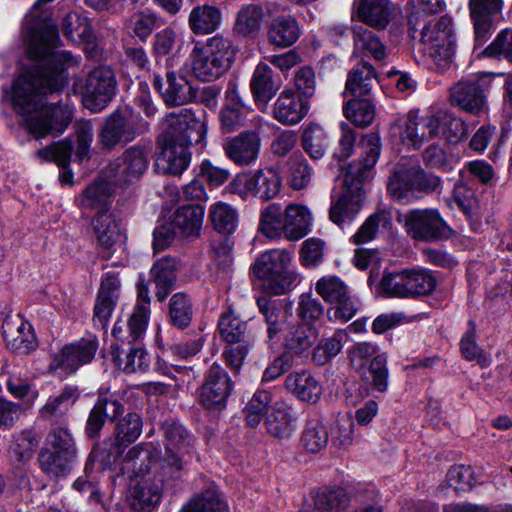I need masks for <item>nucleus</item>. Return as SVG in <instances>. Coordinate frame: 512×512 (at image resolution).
Here are the masks:
<instances>
[{
	"label": "nucleus",
	"mask_w": 512,
	"mask_h": 512,
	"mask_svg": "<svg viewBox=\"0 0 512 512\" xmlns=\"http://www.w3.org/2000/svg\"><path fill=\"white\" fill-rule=\"evenodd\" d=\"M58 31L48 28L28 46V56L38 63L19 75L12 85V104L25 116V126L35 137L62 134L73 119L69 104L45 106L43 98L62 90L68 83L66 70L77 66L79 59L68 51H55Z\"/></svg>",
	"instance_id": "f257e3e1"
},
{
	"label": "nucleus",
	"mask_w": 512,
	"mask_h": 512,
	"mask_svg": "<svg viewBox=\"0 0 512 512\" xmlns=\"http://www.w3.org/2000/svg\"><path fill=\"white\" fill-rule=\"evenodd\" d=\"M360 146L363 150L361 158L349 165L342 192L332 196L329 218L338 226L352 222L362 207L363 181L368 178L380 155V137L370 133L362 138Z\"/></svg>",
	"instance_id": "f03ea898"
},
{
	"label": "nucleus",
	"mask_w": 512,
	"mask_h": 512,
	"mask_svg": "<svg viewBox=\"0 0 512 512\" xmlns=\"http://www.w3.org/2000/svg\"><path fill=\"white\" fill-rule=\"evenodd\" d=\"M436 285L437 279L431 271L420 267L405 268L384 271L377 292L388 298L413 299L430 295Z\"/></svg>",
	"instance_id": "7ed1b4c3"
},
{
	"label": "nucleus",
	"mask_w": 512,
	"mask_h": 512,
	"mask_svg": "<svg viewBox=\"0 0 512 512\" xmlns=\"http://www.w3.org/2000/svg\"><path fill=\"white\" fill-rule=\"evenodd\" d=\"M292 255L285 249H272L261 254L253 265L254 274L264 281V287L274 295L293 289L297 273L291 269Z\"/></svg>",
	"instance_id": "20e7f679"
},
{
	"label": "nucleus",
	"mask_w": 512,
	"mask_h": 512,
	"mask_svg": "<svg viewBox=\"0 0 512 512\" xmlns=\"http://www.w3.org/2000/svg\"><path fill=\"white\" fill-rule=\"evenodd\" d=\"M116 340L111 346L112 360L123 372L130 374L145 372L149 367V356L139 341L145 333L135 336L130 327L117 321L112 330Z\"/></svg>",
	"instance_id": "39448f33"
},
{
	"label": "nucleus",
	"mask_w": 512,
	"mask_h": 512,
	"mask_svg": "<svg viewBox=\"0 0 512 512\" xmlns=\"http://www.w3.org/2000/svg\"><path fill=\"white\" fill-rule=\"evenodd\" d=\"M164 136L170 142L176 141L186 145L201 144L207 133V115L202 112L196 115L192 109L183 108L171 112L164 119Z\"/></svg>",
	"instance_id": "423d86ee"
},
{
	"label": "nucleus",
	"mask_w": 512,
	"mask_h": 512,
	"mask_svg": "<svg viewBox=\"0 0 512 512\" xmlns=\"http://www.w3.org/2000/svg\"><path fill=\"white\" fill-rule=\"evenodd\" d=\"M151 146L137 144L126 149L106 168L108 180L117 185H126L139 180L148 169Z\"/></svg>",
	"instance_id": "0eeeda50"
},
{
	"label": "nucleus",
	"mask_w": 512,
	"mask_h": 512,
	"mask_svg": "<svg viewBox=\"0 0 512 512\" xmlns=\"http://www.w3.org/2000/svg\"><path fill=\"white\" fill-rule=\"evenodd\" d=\"M146 128L147 123L138 124L129 109H117L105 118L99 131V144L110 151L117 145L132 142Z\"/></svg>",
	"instance_id": "6e6552de"
},
{
	"label": "nucleus",
	"mask_w": 512,
	"mask_h": 512,
	"mask_svg": "<svg viewBox=\"0 0 512 512\" xmlns=\"http://www.w3.org/2000/svg\"><path fill=\"white\" fill-rule=\"evenodd\" d=\"M265 121L260 115H253L249 119V128L238 135L229 137L223 142L226 156L240 166L251 165L256 162L260 153V133Z\"/></svg>",
	"instance_id": "1a4fd4ad"
},
{
	"label": "nucleus",
	"mask_w": 512,
	"mask_h": 512,
	"mask_svg": "<svg viewBox=\"0 0 512 512\" xmlns=\"http://www.w3.org/2000/svg\"><path fill=\"white\" fill-rule=\"evenodd\" d=\"M315 291L324 301L334 305L328 312L330 319L347 322L359 309L358 302L351 296L348 286L337 276L320 278L315 284Z\"/></svg>",
	"instance_id": "9d476101"
},
{
	"label": "nucleus",
	"mask_w": 512,
	"mask_h": 512,
	"mask_svg": "<svg viewBox=\"0 0 512 512\" xmlns=\"http://www.w3.org/2000/svg\"><path fill=\"white\" fill-rule=\"evenodd\" d=\"M282 179L279 172L272 167L257 170L252 175L238 174L229 184L230 191L246 197L253 194L262 200H269L278 195Z\"/></svg>",
	"instance_id": "9b49d317"
},
{
	"label": "nucleus",
	"mask_w": 512,
	"mask_h": 512,
	"mask_svg": "<svg viewBox=\"0 0 512 512\" xmlns=\"http://www.w3.org/2000/svg\"><path fill=\"white\" fill-rule=\"evenodd\" d=\"M406 232L415 240L431 242L448 237L451 229L433 208L413 209L404 217Z\"/></svg>",
	"instance_id": "f8f14e48"
},
{
	"label": "nucleus",
	"mask_w": 512,
	"mask_h": 512,
	"mask_svg": "<svg viewBox=\"0 0 512 512\" xmlns=\"http://www.w3.org/2000/svg\"><path fill=\"white\" fill-rule=\"evenodd\" d=\"M116 78L107 66L93 69L87 76L83 91V103L93 112L104 109L113 99L116 91Z\"/></svg>",
	"instance_id": "ddd939ff"
},
{
	"label": "nucleus",
	"mask_w": 512,
	"mask_h": 512,
	"mask_svg": "<svg viewBox=\"0 0 512 512\" xmlns=\"http://www.w3.org/2000/svg\"><path fill=\"white\" fill-rule=\"evenodd\" d=\"M233 388L226 370L214 363L205 373L199 389V403L208 410H222Z\"/></svg>",
	"instance_id": "4468645a"
},
{
	"label": "nucleus",
	"mask_w": 512,
	"mask_h": 512,
	"mask_svg": "<svg viewBox=\"0 0 512 512\" xmlns=\"http://www.w3.org/2000/svg\"><path fill=\"white\" fill-rule=\"evenodd\" d=\"M124 411V405L118 394L110 393L108 389H99L85 424L86 436L89 439L97 438L105 423L114 422Z\"/></svg>",
	"instance_id": "2eb2a0df"
},
{
	"label": "nucleus",
	"mask_w": 512,
	"mask_h": 512,
	"mask_svg": "<svg viewBox=\"0 0 512 512\" xmlns=\"http://www.w3.org/2000/svg\"><path fill=\"white\" fill-rule=\"evenodd\" d=\"M255 115L250 106L241 98L236 82H229L224 103L219 111L220 128L225 133L249 128V119Z\"/></svg>",
	"instance_id": "dca6fc26"
},
{
	"label": "nucleus",
	"mask_w": 512,
	"mask_h": 512,
	"mask_svg": "<svg viewBox=\"0 0 512 512\" xmlns=\"http://www.w3.org/2000/svg\"><path fill=\"white\" fill-rule=\"evenodd\" d=\"M97 349L98 341L95 337L82 338L74 343L67 344L53 356L50 369H61L66 373H73L80 366L90 363Z\"/></svg>",
	"instance_id": "f3484780"
},
{
	"label": "nucleus",
	"mask_w": 512,
	"mask_h": 512,
	"mask_svg": "<svg viewBox=\"0 0 512 512\" xmlns=\"http://www.w3.org/2000/svg\"><path fill=\"white\" fill-rule=\"evenodd\" d=\"M92 225L103 258H110L125 239L121 223L112 213L101 211L94 218Z\"/></svg>",
	"instance_id": "a211bd4d"
},
{
	"label": "nucleus",
	"mask_w": 512,
	"mask_h": 512,
	"mask_svg": "<svg viewBox=\"0 0 512 512\" xmlns=\"http://www.w3.org/2000/svg\"><path fill=\"white\" fill-rule=\"evenodd\" d=\"M450 102L468 113L479 115L487 109L480 81L462 79L450 88Z\"/></svg>",
	"instance_id": "6ab92c4d"
},
{
	"label": "nucleus",
	"mask_w": 512,
	"mask_h": 512,
	"mask_svg": "<svg viewBox=\"0 0 512 512\" xmlns=\"http://www.w3.org/2000/svg\"><path fill=\"white\" fill-rule=\"evenodd\" d=\"M309 103L292 89L283 90L273 104L272 115L279 123L298 124L308 113Z\"/></svg>",
	"instance_id": "aec40b11"
},
{
	"label": "nucleus",
	"mask_w": 512,
	"mask_h": 512,
	"mask_svg": "<svg viewBox=\"0 0 512 512\" xmlns=\"http://www.w3.org/2000/svg\"><path fill=\"white\" fill-rule=\"evenodd\" d=\"M188 459L176 454H167L151 463V472L147 475L162 489H172L180 481Z\"/></svg>",
	"instance_id": "412c9836"
},
{
	"label": "nucleus",
	"mask_w": 512,
	"mask_h": 512,
	"mask_svg": "<svg viewBox=\"0 0 512 512\" xmlns=\"http://www.w3.org/2000/svg\"><path fill=\"white\" fill-rule=\"evenodd\" d=\"M189 146L176 141L170 142L167 136L162 135L161 151L156 161L157 168L166 174H182L190 163Z\"/></svg>",
	"instance_id": "4be33fe9"
},
{
	"label": "nucleus",
	"mask_w": 512,
	"mask_h": 512,
	"mask_svg": "<svg viewBox=\"0 0 512 512\" xmlns=\"http://www.w3.org/2000/svg\"><path fill=\"white\" fill-rule=\"evenodd\" d=\"M162 492L155 481L145 475L131 483L127 500L133 511L151 512L159 504Z\"/></svg>",
	"instance_id": "5701e85b"
},
{
	"label": "nucleus",
	"mask_w": 512,
	"mask_h": 512,
	"mask_svg": "<svg viewBox=\"0 0 512 512\" xmlns=\"http://www.w3.org/2000/svg\"><path fill=\"white\" fill-rule=\"evenodd\" d=\"M2 330L6 345L17 353L27 354L37 346L31 325L20 318L6 317Z\"/></svg>",
	"instance_id": "b1692460"
},
{
	"label": "nucleus",
	"mask_w": 512,
	"mask_h": 512,
	"mask_svg": "<svg viewBox=\"0 0 512 512\" xmlns=\"http://www.w3.org/2000/svg\"><path fill=\"white\" fill-rule=\"evenodd\" d=\"M160 77L154 79V87L161 93L164 102L169 106H180L191 102L196 92L188 80L182 75L174 72L166 74V87Z\"/></svg>",
	"instance_id": "393cba45"
},
{
	"label": "nucleus",
	"mask_w": 512,
	"mask_h": 512,
	"mask_svg": "<svg viewBox=\"0 0 512 512\" xmlns=\"http://www.w3.org/2000/svg\"><path fill=\"white\" fill-rule=\"evenodd\" d=\"M353 52L352 56L371 57L382 62L388 55L386 45L372 30L363 25H356L352 29Z\"/></svg>",
	"instance_id": "a878e982"
},
{
	"label": "nucleus",
	"mask_w": 512,
	"mask_h": 512,
	"mask_svg": "<svg viewBox=\"0 0 512 512\" xmlns=\"http://www.w3.org/2000/svg\"><path fill=\"white\" fill-rule=\"evenodd\" d=\"M265 426L271 436L288 439L296 430V417L289 405L276 402L267 413Z\"/></svg>",
	"instance_id": "bb28decb"
},
{
	"label": "nucleus",
	"mask_w": 512,
	"mask_h": 512,
	"mask_svg": "<svg viewBox=\"0 0 512 512\" xmlns=\"http://www.w3.org/2000/svg\"><path fill=\"white\" fill-rule=\"evenodd\" d=\"M164 449L167 454H176L188 458L194 445L193 438L186 428L174 420H166L162 423Z\"/></svg>",
	"instance_id": "cd10ccee"
},
{
	"label": "nucleus",
	"mask_w": 512,
	"mask_h": 512,
	"mask_svg": "<svg viewBox=\"0 0 512 512\" xmlns=\"http://www.w3.org/2000/svg\"><path fill=\"white\" fill-rule=\"evenodd\" d=\"M377 83L374 66L362 60L348 73L345 89L354 97H368Z\"/></svg>",
	"instance_id": "c85d7f7f"
},
{
	"label": "nucleus",
	"mask_w": 512,
	"mask_h": 512,
	"mask_svg": "<svg viewBox=\"0 0 512 512\" xmlns=\"http://www.w3.org/2000/svg\"><path fill=\"white\" fill-rule=\"evenodd\" d=\"M316 328L298 323L293 325L285 336L284 353L294 355L295 361L307 356L310 348L317 339Z\"/></svg>",
	"instance_id": "c756f323"
},
{
	"label": "nucleus",
	"mask_w": 512,
	"mask_h": 512,
	"mask_svg": "<svg viewBox=\"0 0 512 512\" xmlns=\"http://www.w3.org/2000/svg\"><path fill=\"white\" fill-rule=\"evenodd\" d=\"M203 216L204 209L201 205H184L174 213L171 225L175 232L183 237H197L200 234Z\"/></svg>",
	"instance_id": "7c9ffc66"
},
{
	"label": "nucleus",
	"mask_w": 512,
	"mask_h": 512,
	"mask_svg": "<svg viewBox=\"0 0 512 512\" xmlns=\"http://www.w3.org/2000/svg\"><path fill=\"white\" fill-rule=\"evenodd\" d=\"M38 460L42 471L46 475L50 478L59 479L66 477L72 471L77 460V454L42 449Z\"/></svg>",
	"instance_id": "2f4dec72"
},
{
	"label": "nucleus",
	"mask_w": 512,
	"mask_h": 512,
	"mask_svg": "<svg viewBox=\"0 0 512 512\" xmlns=\"http://www.w3.org/2000/svg\"><path fill=\"white\" fill-rule=\"evenodd\" d=\"M300 36L297 20L289 15L277 16L268 26V39L278 47H288L294 44Z\"/></svg>",
	"instance_id": "473e14b6"
},
{
	"label": "nucleus",
	"mask_w": 512,
	"mask_h": 512,
	"mask_svg": "<svg viewBox=\"0 0 512 512\" xmlns=\"http://www.w3.org/2000/svg\"><path fill=\"white\" fill-rule=\"evenodd\" d=\"M387 190L396 200L411 202L416 199L413 166L395 168L388 179Z\"/></svg>",
	"instance_id": "72a5a7b5"
},
{
	"label": "nucleus",
	"mask_w": 512,
	"mask_h": 512,
	"mask_svg": "<svg viewBox=\"0 0 512 512\" xmlns=\"http://www.w3.org/2000/svg\"><path fill=\"white\" fill-rule=\"evenodd\" d=\"M312 499L316 512H344L350 504L347 491L339 486L320 488Z\"/></svg>",
	"instance_id": "f704fd0d"
},
{
	"label": "nucleus",
	"mask_w": 512,
	"mask_h": 512,
	"mask_svg": "<svg viewBox=\"0 0 512 512\" xmlns=\"http://www.w3.org/2000/svg\"><path fill=\"white\" fill-rule=\"evenodd\" d=\"M250 87L256 104L264 106L274 97L278 86L273 80L272 69L264 63H259L252 75Z\"/></svg>",
	"instance_id": "c9c22d12"
},
{
	"label": "nucleus",
	"mask_w": 512,
	"mask_h": 512,
	"mask_svg": "<svg viewBox=\"0 0 512 512\" xmlns=\"http://www.w3.org/2000/svg\"><path fill=\"white\" fill-rule=\"evenodd\" d=\"M285 236L292 241L306 236L311 225V214L307 207L289 204L284 211Z\"/></svg>",
	"instance_id": "e433bc0d"
},
{
	"label": "nucleus",
	"mask_w": 512,
	"mask_h": 512,
	"mask_svg": "<svg viewBox=\"0 0 512 512\" xmlns=\"http://www.w3.org/2000/svg\"><path fill=\"white\" fill-rule=\"evenodd\" d=\"M285 387L302 401L315 403L319 400L322 388L309 373H291L285 379Z\"/></svg>",
	"instance_id": "4c0bfd02"
},
{
	"label": "nucleus",
	"mask_w": 512,
	"mask_h": 512,
	"mask_svg": "<svg viewBox=\"0 0 512 512\" xmlns=\"http://www.w3.org/2000/svg\"><path fill=\"white\" fill-rule=\"evenodd\" d=\"M421 41L424 48L455 44L452 19L443 16L436 22L425 25L421 32Z\"/></svg>",
	"instance_id": "58836bf2"
},
{
	"label": "nucleus",
	"mask_w": 512,
	"mask_h": 512,
	"mask_svg": "<svg viewBox=\"0 0 512 512\" xmlns=\"http://www.w3.org/2000/svg\"><path fill=\"white\" fill-rule=\"evenodd\" d=\"M80 397L77 387L65 386L61 393L49 398L46 404L40 409V417L46 420H58L66 415L69 409Z\"/></svg>",
	"instance_id": "ea45409f"
},
{
	"label": "nucleus",
	"mask_w": 512,
	"mask_h": 512,
	"mask_svg": "<svg viewBox=\"0 0 512 512\" xmlns=\"http://www.w3.org/2000/svg\"><path fill=\"white\" fill-rule=\"evenodd\" d=\"M221 11L211 5L197 6L190 12L188 23L191 31L197 35L214 32L221 23Z\"/></svg>",
	"instance_id": "a19ab883"
},
{
	"label": "nucleus",
	"mask_w": 512,
	"mask_h": 512,
	"mask_svg": "<svg viewBox=\"0 0 512 512\" xmlns=\"http://www.w3.org/2000/svg\"><path fill=\"white\" fill-rule=\"evenodd\" d=\"M138 299L132 314L129 316L127 326L136 337L147 330L150 318V297L148 285L140 281L137 286Z\"/></svg>",
	"instance_id": "79ce46f5"
},
{
	"label": "nucleus",
	"mask_w": 512,
	"mask_h": 512,
	"mask_svg": "<svg viewBox=\"0 0 512 512\" xmlns=\"http://www.w3.org/2000/svg\"><path fill=\"white\" fill-rule=\"evenodd\" d=\"M181 512H228V505L215 488H208L195 495Z\"/></svg>",
	"instance_id": "37998d69"
},
{
	"label": "nucleus",
	"mask_w": 512,
	"mask_h": 512,
	"mask_svg": "<svg viewBox=\"0 0 512 512\" xmlns=\"http://www.w3.org/2000/svg\"><path fill=\"white\" fill-rule=\"evenodd\" d=\"M454 197L457 205L470 219L472 230L478 232L481 227L480 206L474 191L465 183L458 182L454 186Z\"/></svg>",
	"instance_id": "c03bdc74"
},
{
	"label": "nucleus",
	"mask_w": 512,
	"mask_h": 512,
	"mask_svg": "<svg viewBox=\"0 0 512 512\" xmlns=\"http://www.w3.org/2000/svg\"><path fill=\"white\" fill-rule=\"evenodd\" d=\"M359 18L376 28H385L390 19L388 0H362L358 8Z\"/></svg>",
	"instance_id": "a18cd8bd"
},
{
	"label": "nucleus",
	"mask_w": 512,
	"mask_h": 512,
	"mask_svg": "<svg viewBox=\"0 0 512 512\" xmlns=\"http://www.w3.org/2000/svg\"><path fill=\"white\" fill-rule=\"evenodd\" d=\"M257 306L268 325V337L269 339H273L283 330L287 320V312L283 310L277 301L267 297H259L257 299Z\"/></svg>",
	"instance_id": "49530a36"
},
{
	"label": "nucleus",
	"mask_w": 512,
	"mask_h": 512,
	"mask_svg": "<svg viewBox=\"0 0 512 512\" xmlns=\"http://www.w3.org/2000/svg\"><path fill=\"white\" fill-rule=\"evenodd\" d=\"M40 442V436L34 429H24L16 433L10 446V454L16 462L30 460Z\"/></svg>",
	"instance_id": "de8ad7c7"
},
{
	"label": "nucleus",
	"mask_w": 512,
	"mask_h": 512,
	"mask_svg": "<svg viewBox=\"0 0 512 512\" xmlns=\"http://www.w3.org/2000/svg\"><path fill=\"white\" fill-rule=\"evenodd\" d=\"M264 12L261 6L248 4L237 13L234 32L242 37L256 34L263 21Z\"/></svg>",
	"instance_id": "09e8293b"
},
{
	"label": "nucleus",
	"mask_w": 512,
	"mask_h": 512,
	"mask_svg": "<svg viewBox=\"0 0 512 512\" xmlns=\"http://www.w3.org/2000/svg\"><path fill=\"white\" fill-rule=\"evenodd\" d=\"M112 188L107 181H95L82 192L81 207L86 209H99L107 211L106 208L111 203Z\"/></svg>",
	"instance_id": "8fccbe9b"
},
{
	"label": "nucleus",
	"mask_w": 512,
	"mask_h": 512,
	"mask_svg": "<svg viewBox=\"0 0 512 512\" xmlns=\"http://www.w3.org/2000/svg\"><path fill=\"white\" fill-rule=\"evenodd\" d=\"M391 224L392 217L389 212L385 210L377 211L370 215L352 236V242L356 245L367 243L376 237L380 229H388Z\"/></svg>",
	"instance_id": "3c124183"
},
{
	"label": "nucleus",
	"mask_w": 512,
	"mask_h": 512,
	"mask_svg": "<svg viewBox=\"0 0 512 512\" xmlns=\"http://www.w3.org/2000/svg\"><path fill=\"white\" fill-rule=\"evenodd\" d=\"M191 57L193 74L202 81L215 80L228 70L206 55L198 46L193 48Z\"/></svg>",
	"instance_id": "603ef678"
},
{
	"label": "nucleus",
	"mask_w": 512,
	"mask_h": 512,
	"mask_svg": "<svg viewBox=\"0 0 512 512\" xmlns=\"http://www.w3.org/2000/svg\"><path fill=\"white\" fill-rule=\"evenodd\" d=\"M328 441V430L321 421L313 419L306 423L300 442L307 452L313 454L321 452L327 447Z\"/></svg>",
	"instance_id": "864d4df0"
},
{
	"label": "nucleus",
	"mask_w": 512,
	"mask_h": 512,
	"mask_svg": "<svg viewBox=\"0 0 512 512\" xmlns=\"http://www.w3.org/2000/svg\"><path fill=\"white\" fill-rule=\"evenodd\" d=\"M143 422L136 412H129L118 420L115 426V444L119 447L128 446L138 439L142 433Z\"/></svg>",
	"instance_id": "5fc2aeb1"
},
{
	"label": "nucleus",
	"mask_w": 512,
	"mask_h": 512,
	"mask_svg": "<svg viewBox=\"0 0 512 512\" xmlns=\"http://www.w3.org/2000/svg\"><path fill=\"white\" fill-rule=\"evenodd\" d=\"M347 119L360 127L370 125L375 117V106L368 97H354L343 108Z\"/></svg>",
	"instance_id": "6e6d98bb"
},
{
	"label": "nucleus",
	"mask_w": 512,
	"mask_h": 512,
	"mask_svg": "<svg viewBox=\"0 0 512 512\" xmlns=\"http://www.w3.org/2000/svg\"><path fill=\"white\" fill-rule=\"evenodd\" d=\"M209 217L214 229L225 235L233 233L238 225L237 210L225 202L213 204Z\"/></svg>",
	"instance_id": "4d7b16f0"
},
{
	"label": "nucleus",
	"mask_w": 512,
	"mask_h": 512,
	"mask_svg": "<svg viewBox=\"0 0 512 512\" xmlns=\"http://www.w3.org/2000/svg\"><path fill=\"white\" fill-rule=\"evenodd\" d=\"M151 276L157 287V300L162 302L169 294L176 280L174 264L168 259L156 262L151 268Z\"/></svg>",
	"instance_id": "13d9d810"
},
{
	"label": "nucleus",
	"mask_w": 512,
	"mask_h": 512,
	"mask_svg": "<svg viewBox=\"0 0 512 512\" xmlns=\"http://www.w3.org/2000/svg\"><path fill=\"white\" fill-rule=\"evenodd\" d=\"M218 330L224 341L230 344L241 343L246 335L247 324L229 310L221 315Z\"/></svg>",
	"instance_id": "bf43d9fd"
},
{
	"label": "nucleus",
	"mask_w": 512,
	"mask_h": 512,
	"mask_svg": "<svg viewBox=\"0 0 512 512\" xmlns=\"http://www.w3.org/2000/svg\"><path fill=\"white\" fill-rule=\"evenodd\" d=\"M288 181L295 190L308 186L312 178V168L301 154H294L287 160Z\"/></svg>",
	"instance_id": "052dcab7"
},
{
	"label": "nucleus",
	"mask_w": 512,
	"mask_h": 512,
	"mask_svg": "<svg viewBox=\"0 0 512 512\" xmlns=\"http://www.w3.org/2000/svg\"><path fill=\"white\" fill-rule=\"evenodd\" d=\"M199 48L226 69L229 68L235 55L231 41L221 35H215L209 38L206 44Z\"/></svg>",
	"instance_id": "680f3d73"
},
{
	"label": "nucleus",
	"mask_w": 512,
	"mask_h": 512,
	"mask_svg": "<svg viewBox=\"0 0 512 512\" xmlns=\"http://www.w3.org/2000/svg\"><path fill=\"white\" fill-rule=\"evenodd\" d=\"M193 316L192 303L185 293L174 294L169 301V318L171 323L184 329L191 323Z\"/></svg>",
	"instance_id": "e2e57ef3"
},
{
	"label": "nucleus",
	"mask_w": 512,
	"mask_h": 512,
	"mask_svg": "<svg viewBox=\"0 0 512 512\" xmlns=\"http://www.w3.org/2000/svg\"><path fill=\"white\" fill-rule=\"evenodd\" d=\"M302 147L309 156L318 160L326 153V135L318 124H309L302 134Z\"/></svg>",
	"instance_id": "0e129e2a"
},
{
	"label": "nucleus",
	"mask_w": 512,
	"mask_h": 512,
	"mask_svg": "<svg viewBox=\"0 0 512 512\" xmlns=\"http://www.w3.org/2000/svg\"><path fill=\"white\" fill-rule=\"evenodd\" d=\"M296 313L302 324L313 327L323 319L325 308L318 298L303 293L299 296Z\"/></svg>",
	"instance_id": "69168bd1"
},
{
	"label": "nucleus",
	"mask_w": 512,
	"mask_h": 512,
	"mask_svg": "<svg viewBox=\"0 0 512 512\" xmlns=\"http://www.w3.org/2000/svg\"><path fill=\"white\" fill-rule=\"evenodd\" d=\"M387 359L384 355H377L362 373L363 380L379 392H385L388 388Z\"/></svg>",
	"instance_id": "338daca9"
},
{
	"label": "nucleus",
	"mask_w": 512,
	"mask_h": 512,
	"mask_svg": "<svg viewBox=\"0 0 512 512\" xmlns=\"http://www.w3.org/2000/svg\"><path fill=\"white\" fill-rule=\"evenodd\" d=\"M259 229L269 238L285 233L284 214L280 205L270 204L262 211Z\"/></svg>",
	"instance_id": "774afa93"
}]
</instances>
